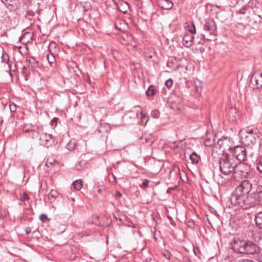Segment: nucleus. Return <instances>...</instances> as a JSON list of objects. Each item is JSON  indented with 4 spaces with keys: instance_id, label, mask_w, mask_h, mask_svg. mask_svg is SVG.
I'll return each instance as SVG.
<instances>
[{
    "instance_id": "1",
    "label": "nucleus",
    "mask_w": 262,
    "mask_h": 262,
    "mask_svg": "<svg viewBox=\"0 0 262 262\" xmlns=\"http://www.w3.org/2000/svg\"><path fill=\"white\" fill-rule=\"evenodd\" d=\"M252 187V184L250 181L243 180L237 186L231 196L230 201L234 206H237L243 209H248L255 206L256 200L252 194L249 195Z\"/></svg>"
},
{
    "instance_id": "2",
    "label": "nucleus",
    "mask_w": 262,
    "mask_h": 262,
    "mask_svg": "<svg viewBox=\"0 0 262 262\" xmlns=\"http://www.w3.org/2000/svg\"><path fill=\"white\" fill-rule=\"evenodd\" d=\"M232 249L235 252L245 255H256L261 251V248L256 243L250 241H235Z\"/></svg>"
},
{
    "instance_id": "3",
    "label": "nucleus",
    "mask_w": 262,
    "mask_h": 262,
    "mask_svg": "<svg viewBox=\"0 0 262 262\" xmlns=\"http://www.w3.org/2000/svg\"><path fill=\"white\" fill-rule=\"evenodd\" d=\"M219 165L220 171L224 175L228 176L235 171L236 163L233 157L226 154L220 158Z\"/></svg>"
},
{
    "instance_id": "4",
    "label": "nucleus",
    "mask_w": 262,
    "mask_h": 262,
    "mask_svg": "<svg viewBox=\"0 0 262 262\" xmlns=\"http://www.w3.org/2000/svg\"><path fill=\"white\" fill-rule=\"evenodd\" d=\"M233 158L235 157L239 161H244L246 159L247 152L243 146H236L233 150Z\"/></svg>"
},
{
    "instance_id": "5",
    "label": "nucleus",
    "mask_w": 262,
    "mask_h": 262,
    "mask_svg": "<svg viewBox=\"0 0 262 262\" xmlns=\"http://www.w3.org/2000/svg\"><path fill=\"white\" fill-rule=\"evenodd\" d=\"M250 83L257 89L262 88V72H253L251 76Z\"/></svg>"
},
{
    "instance_id": "6",
    "label": "nucleus",
    "mask_w": 262,
    "mask_h": 262,
    "mask_svg": "<svg viewBox=\"0 0 262 262\" xmlns=\"http://www.w3.org/2000/svg\"><path fill=\"white\" fill-rule=\"evenodd\" d=\"M250 166L247 164L244 163H236V167H235L234 173H239L242 177H245L250 171Z\"/></svg>"
},
{
    "instance_id": "7",
    "label": "nucleus",
    "mask_w": 262,
    "mask_h": 262,
    "mask_svg": "<svg viewBox=\"0 0 262 262\" xmlns=\"http://www.w3.org/2000/svg\"><path fill=\"white\" fill-rule=\"evenodd\" d=\"M259 138V135L248 134L242 135L243 142L247 146L253 145L256 143L257 140Z\"/></svg>"
},
{
    "instance_id": "8",
    "label": "nucleus",
    "mask_w": 262,
    "mask_h": 262,
    "mask_svg": "<svg viewBox=\"0 0 262 262\" xmlns=\"http://www.w3.org/2000/svg\"><path fill=\"white\" fill-rule=\"evenodd\" d=\"M40 140L41 144L47 147L51 146L54 144V140L52 135L47 133H42L40 135Z\"/></svg>"
},
{
    "instance_id": "9",
    "label": "nucleus",
    "mask_w": 262,
    "mask_h": 262,
    "mask_svg": "<svg viewBox=\"0 0 262 262\" xmlns=\"http://www.w3.org/2000/svg\"><path fill=\"white\" fill-rule=\"evenodd\" d=\"M204 29L205 31H208L210 34H214L216 30L214 21L213 20L206 21L204 25Z\"/></svg>"
},
{
    "instance_id": "10",
    "label": "nucleus",
    "mask_w": 262,
    "mask_h": 262,
    "mask_svg": "<svg viewBox=\"0 0 262 262\" xmlns=\"http://www.w3.org/2000/svg\"><path fill=\"white\" fill-rule=\"evenodd\" d=\"M193 39V35L191 33L185 32L183 37L184 46L186 48H190L192 45Z\"/></svg>"
},
{
    "instance_id": "11",
    "label": "nucleus",
    "mask_w": 262,
    "mask_h": 262,
    "mask_svg": "<svg viewBox=\"0 0 262 262\" xmlns=\"http://www.w3.org/2000/svg\"><path fill=\"white\" fill-rule=\"evenodd\" d=\"M241 132L242 135L252 134L255 135V136H256V135H259V133L258 129L254 126H249L244 128L241 130Z\"/></svg>"
},
{
    "instance_id": "12",
    "label": "nucleus",
    "mask_w": 262,
    "mask_h": 262,
    "mask_svg": "<svg viewBox=\"0 0 262 262\" xmlns=\"http://www.w3.org/2000/svg\"><path fill=\"white\" fill-rule=\"evenodd\" d=\"M158 6L164 10H170L172 8L173 4L171 0H158Z\"/></svg>"
},
{
    "instance_id": "13",
    "label": "nucleus",
    "mask_w": 262,
    "mask_h": 262,
    "mask_svg": "<svg viewBox=\"0 0 262 262\" xmlns=\"http://www.w3.org/2000/svg\"><path fill=\"white\" fill-rule=\"evenodd\" d=\"M252 195L256 200V206L258 204L259 202L262 201V185L257 186L255 192Z\"/></svg>"
},
{
    "instance_id": "14",
    "label": "nucleus",
    "mask_w": 262,
    "mask_h": 262,
    "mask_svg": "<svg viewBox=\"0 0 262 262\" xmlns=\"http://www.w3.org/2000/svg\"><path fill=\"white\" fill-rule=\"evenodd\" d=\"M3 3L5 4L6 7H11L12 9H17L18 7L17 0H1Z\"/></svg>"
},
{
    "instance_id": "15",
    "label": "nucleus",
    "mask_w": 262,
    "mask_h": 262,
    "mask_svg": "<svg viewBox=\"0 0 262 262\" xmlns=\"http://www.w3.org/2000/svg\"><path fill=\"white\" fill-rule=\"evenodd\" d=\"M32 37V35L31 33L25 32L19 37V41L24 44H27L31 39Z\"/></svg>"
},
{
    "instance_id": "16",
    "label": "nucleus",
    "mask_w": 262,
    "mask_h": 262,
    "mask_svg": "<svg viewBox=\"0 0 262 262\" xmlns=\"http://www.w3.org/2000/svg\"><path fill=\"white\" fill-rule=\"evenodd\" d=\"M254 220L257 227L262 230V211L258 212L255 215Z\"/></svg>"
},
{
    "instance_id": "17",
    "label": "nucleus",
    "mask_w": 262,
    "mask_h": 262,
    "mask_svg": "<svg viewBox=\"0 0 262 262\" xmlns=\"http://www.w3.org/2000/svg\"><path fill=\"white\" fill-rule=\"evenodd\" d=\"M118 10L123 13H126L129 9L128 4L125 2H121L118 5Z\"/></svg>"
},
{
    "instance_id": "18",
    "label": "nucleus",
    "mask_w": 262,
    "mask_h": 262,
    "mask_svg": "<svg viewBox=\"0 0 262 262\" xmlns=\"http://www.w3.org/2000/svg\"><path fill=\"white\" fill-rule=\"evenodd\" d=\"M189 157L191 163L193 164H198L200 160V157L195 152H193Z\"/></svg>"
},
{
    "instance_id": "19",
    "label": "nucleus",
    "mask_w": 262,
    "mask_h": 262,
    "mask_svg": "<svg viewBox=\"0 0 262 262\" xmlns=\"http://www.w3.org/2000/svg\"><path fill=\"white\" fill-rule=\"evenodd\" d=\"M87 162L84 160H81L75 165V169L77 170H83L86 165Z\"/></svg>"
},
{
    "instance_id": "20",
    "label": "nucleus",
    "mask_w": 262,
    "mask_h": 262,
    "mask_svg": "<svg viewBox=\"0 0 262 262\" xmlns=\"http://www.w3.org/2000/svg\"><path fill=\"white\" fill-rule=\"evenodd\" d=\"M76 146V142L74 140H70L67 144V148L70 151H73L75 149Z\"/></svg>"
},
{
    "instance_id": "21",
    "label": "nucleus",
    "mask_w": 262,
    "mask_h": 262,
    "mask_svg": "<svg viewBox=\"0 0 262 262\" xmlns=\"http://www.w3.org/2000/svg\"><path fill=\"white\" fill-rule=\"evenodd\" d=\"M82 182L80 180L75 181L72 183V186L75 190H79L82 187Z\"/></svg>"
},
{
    "instance_id": "22",
    "label": "nucleus",
    "mask_w": 262,
    "mask_h": 262,
    "mask_svg": "<svg viewBox=\"0 0 262 262\" xmlns=\"http://www.w3.org/2000/svg\"><path fill=\"white\" fill-rule=\"evenodd\" d=\"M156 92V88L154 85L149 86L147 91L146 92L147 95L150 96H154Z\"/></svg>"
},
{
    "instance_id": "23",
    "label": "nucleus",
    "mask_w": 262,
    "mask_h": 262,
    "mask_svg": "<svg viewBox=\"0 0 262 262\" xmlns=\"http://www.w3.org/2000/svg\"><path fill=\"white\" fill-rule=\"evenodd\" d=\"M26 62H28L29 65L31 66L32 68H35L38 66L37 62L33 58L27 59Z\"/></svg>"
},
{
    "instance_id": "24",
    "label": "nucleus",
    "mask_w": 262,
    "mask_h": 262,
    "mask_svg": "<svg viewBox=\"0 0 262 262\" xmlns=\"http://www.w3.org/2000/svg\"><path fill=\"white\" fill-rule=\"evenodd\" d=\"M58 192L55 190L52 189L49 194V198H51L53 199V200H54L58 197Z\"/></svg>"
},
{
    "instance_id": "25",
    "label": "nucleus",
    "mask_w": 262,
    "mask_h": 262,
    "mask_svg": "<svg viewBox=\"0 0 262 262\" xmlns=\"http://www.w3.org/2000/svg\"><path fill=\"white\" fill-rule=\"evenodd\" d=\"M140 115L141 117V122H142V124L146 125L148 121V117L141 112L140 113Z\"/></svg>"
},
{
    "instance_id": "26",
    "label": "nucleus",
    "mask_w": 262,
    "mask_h": 262,
    "mask_svg": "<svg viewBox=\"0 0 262 262\" xmlns=\"http://www.w3.org/2000/svg\"><path fill=\"white\" fill-rule=\"evenodd\" d=\"M187 27L188 29L187 31L186 32H190L192 35L193 34L195 33V27L193 24L190 25H188Z\"/></svg>"
},
{
    "instance_id": "27",
    "label": "nucleus",
    "mask_w": 262,
    "mask_h": 262,
    "mask_svg": "<svg viewBox=\"0 0 262 262\" xmlns=\"http://www.w3.org/2000/svg\"><path fill=\"white\" fill-rule=\"evenodd\" d=\"M47 59L51 66H53V64L55 63V58L53 54H51L50 55H48Z\"/></svg>"
},
{
    "instance_id": "28",
    "label": "nucleus",
    "mask_w": 262,
    "mask_h": 262,
    "mask_svg": "<svg viewBox=\"0 0 262 262\" xmlns=\"http://www.w3.org/2000/svg\"><path fill=\"white\" fill-rule=\"evenodd\" d=\"M249 6L248 5H246L244 6V7L242 8L239 9L238 12H237V13L240 14H245L246 11L249 9Z\"/></svg>"
},
{
    "instance_id": "29",
    "label": "nucleus",
    "mask_w": 262,
    "mask_h": 262,
    "mask_svg": "<svg viewBox=\"0 0 262 262\" xmlns=\"http://www.w3.org/2000/svg\"><path fill=\"white\" fill-rule=\"evenodd\" d=\"M257 169L260 173H262V156L260 157L257 163Z\"/></svg>"
},
{
    "instance_id": "30",
    "label": "nucleus",
    "mask_w": 262,
    "mask_h": 262,
    "mask_svg": "<svg viewBox=\"0 0 262 262\" xmlns=\"http://www.w3.org/2000/svg\"><path fill=\"white\" fill-rule=\"evenodd\" d=\"M2 61L4 63H7L9 60V55L6 52H3L2 57Z\"/></svg>"
},
{
    "instance_id": "31",
    "label": "nucleus",
    "mask_w": 262,
    "mask_h": 262,
    "mask_svg": "<svg viewBox=\"0 0 262 262\" xmlns=\"http://www.w3.org/2000/svg\"><path fill=\"white\" fill-rule=\"evenodd\" d=\"M30 198L29 195L26 193H24L21 196H20L19 200L23 202H25L29 200Z\"/></svg>"
},
{
    "instance_id": "32",
    "label": "nucleus",
    "mask_w": 262,
    "mask_h": 262,
    "mask_svg": "<svg viewBox=\"0 0 262 262\" xmlns=\"http://www.w3.org/2000/svg\"><path fill=\"white\" fill-rule=\"evenodd\" d=\"M9 107L11 112H15L16 111V105L13 102L9 103Z\"/></svg>"
},
{
    "instance_id": "33",
    "label": "nucleus",
    "mask_w": 262,
    "mask_h": 262,
    "mask_svg": "<svg viewBox=\"0 0 262 262\" xmlns=\"http://www.w3.org/2000/svg\"><path fill=\"white\" fill-rule=\"evenodd\" d=\"M173 85V80L171 79H168L165 82V85L168 88H170Z\"/></svg>"
},
{
    "instance_id": "34",
    "label": "nucleus",
    "mask_w": 262,
    "mask_h": 262,
    "mask_svg": "<svg viewBox=\"0 0 262 262\" xmlns=\"http://www.w3.org/2000/svg\"><path fill=\"white\" fill-rule=\"evenodd\" d=\"M47 219L48 216L46 214L43 213L39 216V220L42 222H44Z\"/></svg>"
},
{
    "instance_id": "35",
    "label": "nucleus",
    "mask_w": 262,
    "mask_h": 262,
    "mask_svg": "<svg viewBox=\"0 0 262 262\" xmlns=\"http://www.w3.org/2000/svg\"><path fill=\"white\" fill-rule=\"evenodd\" d=\"M148 183H149V181L147 179H145L143 181L142 185H141V187H143V188H145L147 186H148Z\"/></svg>"
},
{
    "instance_id": "36",
    "label": "nucleus",
    "mask_w": 262,
    "mask_h": 262,
    "mask_svg": "<svg viewBox=\"0 0 262 262\" xmlns=\"http://www.w3.org/2000/svg\"><path fill=\"white\" fill-rule=\"evenodd\" d=\"M55 160H52V161H50V159H48L47 160V161H46V165L47 166H49V165H52L53 164V163L55 162Z\"/></svg>"
},
{
    "instance_id": "37",
    "label": "nucleus",
    "mask_w": 262,
    "mask_h": 262,
    "mask_svg": "<svg viewBox=\"0 0 262 262\" xmlns=\"http://www.w3.org/2000/svg\"><path fill=\"white\" fill-rule=\"evenodd\" d=\"M109 181L112 183L116 182V177L113 174L112 175V178H109Z\"/></svg>"
},
{
    "instance_id": "38",
    "label": "nucleus",
    "mask_w": 262,
    "mask_h": 262,
    "mask_svg": "<svg viewBox=\"0 0 262 262\" xmlns=\"http://www.w3.org/2000/svg\"><path fill=\"white\" fill-rule=\"evenodd\" d=\"M163 255L166 257V259H169L170 257V254L169 252H166L163 254Z\"/></svg>"
},
{
    "instance_id": "39",
    "label": "nucleus",
    "mask_w": 262,
    "mask_h": 262,
    "mask_svg": "<svg viewBox=\"0 0 262 262\" xmlns=\"http://www.w3.org/2000/svg\"><path fill=\"white\" fill-rule=\"evenodd\" d=\"M176 187H169L167 190V193H170L171 192L172 190H173L175 189Z\"/></svg>"
},
{
    "instance_id": "40",
    "label": "nucleus",
    "mask_w": 262,
    "mask_h": 262,
    "mask_svg": "<svg viewBox=\"0 0 262 262\" xmlns=\"http://www.w3.org/2000/svg\"><path fill=\"white\" fill-rule=\"evenodd\" d=\"M31 228H29V227L25 229V232H26V233L27 235L31 233Z\"/></svg>"
},
{
    "instance_id": "41",
    "label": "nucleus",
    "mask_w": 262,
    "mask_h": 262,
    "mask_svg": "<svg viewBox=\"0 0 262 262\" xmlns=\"http://www.w3.org/2000/svg\"><path fill=\"white\" fill-rule=\"evenodd\" d=\"M54 47V48L56 49V44L55 42H52L50 45V48Z\"/></svg>"
},
{
    "instance_id": "42",
    "label": "nucleus",
    "mask_w": 262,
    "mask_h": 262,
    "mask_svg": "<svg viewBox=\"0 0 262 262\" xmlns=\"http://www.w3.org/2000/svg\"><path fill=\"white\" fill-rule=\"evenodd\" d=\"M259 148L260 151L262 152V138L260 139L259 143Z\"/></svg>"
},
{
    "instance_id": "43",
    "label": "nucleus",
    "mask_w": 262,
    "mask_h": 262,
    "mask_svg": "<svg viewBox=\"0 0 262 262\" xmlns=\"http://www.w3.org/2000/svg\"><path fill=\"white\" fill-rule=\"evenodd\" d=\"M116 196H118V197H121L122 196V194L119 192H117L116 193Z\"/></svg>"
},
{
    "instance_id": "44",
    "label": "nucleus",
    "mask_w": 262,
    "mask_h": 262,
    "mask_svg": "<svg viewBox=\"0 0 262 262\" xmlns=\"http://www.w3.org/2000/svg\"><path fill=\"white\" fill-rule=\"evenodd\" d=\"M57 118L55 117L53 119V120L51 121V122H52V124H53V122L54 121H56L57 120Z\"/></svg>"
},
{
    "instance_id": "45",
    "label": "nucleus",
    "mask_w": 262,
    "mask_h": 262,
    "mask_svg": "<svg viewBox=\"0 0 262 262\" xmlns=\"http://www.w3.org/2000/svg\"><path fill=\"white\" fill-rule=\"evenodd\" d=\"M243 262H254V261L252 260L247 259V260H244Z\"/></svg>"
},
{
    "instance_id": "46",
    "label": "nucleus",
    "mask_w": 262,
    "mask_h": 262,
    "mask_svg": "<svg viewBox=\"0 0 262 262\" xmlns=\"http://www.w3.org/2000/svg\"><path fill=\"white\" fill-rule=\"evenodd\" d=\"M26 69H27V67L26 66H24L22 68V70L24 71V70H26Z\"/></svg>"
},
{
    "instance_id": "47",
    "label": "nucleus",
    "mask_w": 262,
    "mask_h": 262,
    "mask_svg": "<svg viewBox=\"0 0 262 262\" xmlns=\"http://www.w3.org/2000/svg\"><path fill=\"white\" fill-rule=\"evenodd\" d=\"M116 28L117 29H118L119 30H121V28H119L118 26H117V25L116 26Z\"/></svg>"
},
{
    "instance_id": "48",
    "label": "nucleus",
    "mask_w": 262,
    "mask_h": 262,
    "mask_svg": "<svg viewBox=\"0 0 262 262\" xmlns=\"http://www.w3.org/2000/svg\"><path fill=\"white\" fill-rule=\"evenodd\" d=\"M258 261L259 262H262V259L259 260Z\"/></svg>"
}]
</instances>
